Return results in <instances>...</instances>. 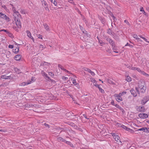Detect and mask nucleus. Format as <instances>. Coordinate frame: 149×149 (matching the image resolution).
Segmentation results:
<instances>
[{"instance_id":"f257e3e1","label":"nucleus","mask_w":149,"mask_h":149,"mask_svg":"<svg viewBox=\"0 0 149 149\" xmlns=\"http://www.w3.org/2000/svg\"><path fill=\"white\" fill-rule=\"evenodd\" d=\"M20 15L19 13L17 11L14 12L13 14V19L15 21V24L17 27L19 29L21 28V23L19 19V16Z\"/></svg>"},{"instance_id":"f03ea898","label":"nucleus","mask_w":149,"mask_h":149,"mask_svg":"<svg viewBox=\"0 0 149 149\" xmlns=\"http://www.w3.org/2000/svg\"><path fill=\"white\" fill-rule=\"evenodd\" d=\"M139 88L141 92L144 93L146 90V86L144 81L140 82L139 83Z\"/></svg>"},{"instance_id":"7ed1b4c3","label":"nucleus","mask_w":149,"mask_h":149,"mask_svg":"<svg viewBox=\"0 0 149 149\" xmlns=\"http://www.w3.org/2000/svg\"><path fill=\"white\" fill-rule=\"evenodd\" d=\"M36 80L35 77H32L30 80L28 81L27 82H24L21 83H20L19 85L21 86H25L33 82Z\"/></svg>"},{"instance_id":"20e7f679","label":"nucleus","mask_w":149,"mask_h":149,"mask_svg":"<svg viewBox=\"0 0 149 149\" xmlns=\"http://www.w3.org/2000/svg\"><path fill=\"white\" fill-rule=\"evenodd\" d=\"M114 96L116 100L118 102H120L123 100L122 97L119 94H115L114 95Z\"/></svg>"},{"instance_id":"39448f33","label":"nucleus","mask_w":149,"mask_h":149,"mask_svg":"<svg viewBox=\"0 0 149 149\" xmlns=\"http://www.w3.org/2000/svg\"><path fill=\"white\" fill-rule=\"evenodd\" d=\"M111 134L113 136V139L119 143H121L120 141V137L119 136L115 133H112Z\"/></svg>"},{"instance_id":"423d86ee","label":"nucleus","mask_w":149,"mask_h":149,"mask_svg":"<svg viewBox=\"0 0 149 149\" xmlns=\"http://www.w3.org/2000/svg\"><path fill=\"white\" fill-rule=\"evenodd\" d=\"M135 89L136 92V91H135L134 90H133V89H132L130 91L131 94L134 97H136V96L137 93H139V92L137 88L136 87Z\"/></svg>"},{"instance_id":"0eeeda50","label":"nucleus","mask_w":149,"mask_h":149,"mask_svg":"<svg viewBox=\"0 0 149 149\" xmlns=\"http://www.w3.org/2000/svg\"><path fill=\"white\" fill-rule=\"evenodd\" d=\"M69 81H71L72 82V84H74V85L77 84L76 79V77L74 76L70 77L69 79Z\"/></svg>"},{"instance_id":"6e6552de","label":"nucleus","mask_w":149,"mask_h":149,"mask_svg":"<svg viewBox=\"0 0 149 149\" xmlns=\"http://www.w3.org/2000/svg\"><path fill=\"white\" fill-rule=\"evenodd\" d=\"M42 5L43 6H45V8L46 10L49 11V10L48 8V6L47 3L44 0H40Z\"/></svg>"},{"instance_id":"1a4fd4ad","label":"nucleus","mask_w":149,"mask_h":149,"mask_svg":"<svg viewBox=\"0 0 149 149\" xmlns=\"http://www.w3.org/2000/svg\"><path fill=\"white\" fill-rule=\"evenodd\" d=\"M136 109L138 111L141 112H143L145 111V109L143 106H137L136 107Z\"/></svg>"},{"instance_id":"9d476101","label":"nucleus","mask_w":149,"mask_h":149,"mask_svg":"<svg viewBox=\"0 0 149 149\" xmlns=\"http://www.w3.org/2000/svg\"><path fill=\"white\" fill-rule=\"evenodd\" d=\"M138 116L140 118L142 119H145L147 118L148 117L147 114L144 113H140L139 114Z\"/></svg>"},{"instance_id":"9b49d317","label":"nucleus","mask_w":149,"mask_h":149,"mask_svg":"<svg viewBox=\"0 0 149 149\" xmlns=\"http://www.w3.org/2000/svg\"><path fill=\"white\" fill-rule=\"evenodd\" d=\"M17 46L16 47H15V48L13 49V52L15 54L18 53L19 51V47L18 45H20V44H17Z\"/></svg>"},{"instance_id":"f8f14e48","label":"nucleus","mask_w":149,"mask_h":149,"mask_svg":"<svg viewBox=\"0 0 149 149\" xmlns=\"http://www.w3.org/2000/svg\"><path fill=\"white\" fill-rule=\"evenodd\" d=\"M26 33L27 34V36L28 37H29V38H31L32 40H33V42H34V38L32 36L30 32L29 31H26Z\"/></svg>"},{"instance_id":"ddd939ff","label":"nucleus","mask_w":149,"mask_h":149,"mask_svg":"<svg viewBox=\"0 0 149 149\" xmlns=\"http://www.w3.org/2000/svg\"><path fill=\"white\" fill-rule=\"evenodd\" d=\"M125 77H126L125 80L129 82L132 81V79L131 77L129 76L127 73L125 74Z\"/></svg>"},{"instance_id":"4468645a","label":"nucleus","mask_w":149,"mask_h":149,"mask_svg":"<svg viewBox=\"0 0 149 149\" xmlns=\"http://www.w3.org/2000/svg\"><path fill=\"white\" fill-rule=\"evenodd\" d=\"M107 40L109 42L110 44L112 47H113L114 45V42L110 38H107Z\"/></svg>"},{"instance_id":"2eb2a0df","label":"nucleus","mask_w":149,"mask_h":149,"mask_svg":"<svg viewBox=\"0 0 149 149\" xmlns=\"http://www.w3.org/2000/svg\"><path fill=\"white\" fill-rule=\"evenodd\" d=\"M112 48L114 52L116 53H118L119 50L118 49V47L115 46V45L113 47H112Z\"/></svg>"},{"instance_id":"dca6fc26","label":"nucleus","mask_w":149,"mask_h":149,"mask_svg":"<svg viewBox=\"0 0 149 149\" xmlns=\"http://www.w3.org/2000/svg\"><path fill=\"white\" fill-rule=\"evenodd\" d=\"M22 56L20 55H17L14 57L15 59L17 61H19L20 60Z\"/></svg>"},{"instance_id":"f3484780","label":"nucleus","mask_w":149,"mask_h":149,"mask_svg":"<svg viewBox=\"0 0 149 149\" xmlns=\"http://www.w3.org/2000/svg\"><path fill=\"white\" fill-rule=\"evenodd\" d=\"M11 78V76H7L6 75H3L1 77V79H10Z\"/></svg>"},{"instance_id":"a211bd4d","label":"nucleus","mask_w":149,"mask_h":149,"mask_svg":"<svg viewBox=\"0 0 149 149\" xmlns=\"http://www.w3.org/2000/svg\"><path fill=\"white\" fill-rule=\"evenodd\" d=\"M41 74H42V75L45 78H47L48 79H49V77L47 76V74L43 71H42L41 72Z\"/></svg>"},{"instance_id":"6ab92c4d","label":"nucleus","mask_w":149,"mask_h":149,"mask_svg":"<svg viewBox=\"0 0 149 149\" xmlns=\"http://www.w3.org/2000/svg\"><path fill=\"white\" fill-rule=\"evenodd\" d=\"M43 26L45 29L47 31H49V27L48 25L46 24H43Z\"/></svg>"},{"instance_id":"aec40b11","label":"nucleus","mask_w":149,"mask_h":149,"mask_svg":"<svg viewBox=\"0 0 149 149\" xmlns=\"http://www.w3.org/2000/svg\"><path fill=\"white\" fill-rule=\"evenodd\" d=\"M3 19H5L6 22H9L10 21V18L6 15L5 16L4 18Z\"/></svg>"},{"instance_id":"412c9836","label":"nucleus","mask_w":149,"mask_h":149,"mask_svg":"<svg viewBox=\"0 0 149 149\" xmlns=\"http://www.w3.org/2000/svg\"><path fill=\"white\" fill-rule=\"evenodd\" d=\"M97 87L98 88L99 91L102 93H104V90L102 88L100 85H97Z\"/></svg>"},{"instance_id":"4be33fe9","label":"nucleus","mask_w":149,"mask_h":149,"mask_svg":"<svg viewBox=\"0 0 149 149\" xmlns=\"http://www.w3.org/2000/svg\"><path fill=\"white\" fill-rule=\"evenodd\" d=\"M6 15L5 14L2 13L0 12V18L3 19L4 18V17Z\"/></svg>"},{"instance_id":"5701e85b","label":"nucleus","mask_w":149,"mask_h":149,"mask_svg":"<svg viewBox=\"0 0 149 149\" xmlns=\"http://www.w3.org/2000/svg\"><path fill=\"white\" fill-rule=\"evenodd\" d=\"M107 81L109 84H114V83L109 79H107Z\"/></svg>"},{"instance_id":"b1692460","label":"nucleus","mask_w":149,"mask_h":149,"mask_svg":"<svg viewBox=\"0 0 149 149\" xmlns=\"http://www.w3.org/2000/svg\"><path fill=\"white\" fill-rule=\"evenodd\" d=\"M139 37L142 38L146 42L149 43V41H148L147 39L143 37L142 36H139Z\"/></svg>"},{"instance_id":"393cba45","label":"nucleus","mask_w":149,"mask_h":149,"mask_svg":"<svg viewBox=\"0 0 149 149\" xmlns=\"http://www.w3.org/2000/svg\"><path fill=\"white\" fill-rule=\"evenodd\" d=\"M140 11H141L142 12H143V13L145 15H146V13L145 12L144 9H143V7H141L140 8Z\"/></svg>"},{"instance_id":"a878e982","label":"nucleus","mask_w":149,"mask_h":149,"mask_svg":"<svg viewBox=\"0 0 149 149\" xmlns=\"http://www.w3.org/2000/svg\"><path fill=\"white\" fill-rule=\"evenodd\" d=\"M127 93V92L126 91H123L122 92L120 93H119V94L121 96H123L124 95L126 94Z\"/></svg>"},{"instance_id":"bb28decb","label":"nucleus","mask_w":149,"mask_h":149,"mask_svg":"<svg viewBox=\"0 0 149 149\" xmlns=\"http://www.w3.org/2000/svg\"><path fill=\"white\" fill-rule=\"evenodd\" d=\"M133 37L135 38V39L136 40H138V38H139L138 37V36L136 34H133L132 35Z\"/></svg>"},{"instance_id":"cd10ccee","label":"nucleus","mask_w":149,"mask_h":149,"mask_svg":"<svg viewBox=\"0 0 149 149\" xmlns=\"http://www.w3.org/2000/svg\"><path fill=\"white\" fill-rule=\"evenodd\" d=\"M58 67L61 69L62 70H65V71H66L67 72H68L67 70H66V69H65L61 65L59 64L58 65Z\"/></svg>"},{"instance_id":"c85d7f7f","label":"nucleus","mask_w":149,"mask_h":149,"mask_svg":"<svg viewBox=\"0 0 149 149\" xmlns=\"http://www.w3.org/2000/svg\"><path fill=\"white\" fill-rule=\"evenodd\" d=\"M50 1L53 3L55 6H56L57 5V3L55 1V0H50Z\"/></svg>"},{"instance_id":"c756f323","label":"nucleus","mask_w":149,"mask_h":149,"mask_svg":"<svg viewBox=\"0 0 149 149\" xmlns=\"http://www.w3.org/2000/svg\"><path fill=\"white\" fill-rule=\"evenodd\" d=\"M83 69L84 70H85L89 73H90V71L91 70L90 69H89L88 68H83Z\"/></svg>"},{"instance_id":"7c9ffc66","label":"nucleus","mask_w":149,"mask_h":149,"mask_svg":"<svg viewBox=\"0 0 149 149\" xmlns=\"http://www.w3.org/2000/svg\"><path fill=\"white\" fill-rule=\"evenodd\" d=\"M141 73L144 75H145L147 76H149V74H147L143 71H142V72H141Z\"/></svg>"},{"instance_id":"2f4dec72","label":"nucleus","mask_w":149,"mask_h":149,"mask_svg":"<svg viewBox=\"0 0 149 149\" xmlns=\"http://www.w3.org/2000/svg\"><path fill=\"white\" fill-rule=\"evenodd\" d=\"M66 143L68 144L69 145H70L72 147H73V145L69 141H66Z\"/></svg>"},{"instance_id":"473e14b6","label":"nucleus","mask_w":149,"mask_h":149,"mask_svg":"<svg viewBox=\"0 0 149 149\" xmlns=\"http://www.w3.org/2000/svg\"><path fill=\"white\" fill-rule=\"evenodd\" d=\"M128 46L130 47V48H133V46L132 45H131L130 44H129L128 43H127L125 45V46Z\"/></svg>"},{"instance_id":"72a5a7b5","label":"nucleus","mask_w":149,"mask_h":149,"mask_svg":"<svg viewBox=\"0 0 149 149\" xmlns=\"http://www.w3.org/2000/svg\"><path fill=\"white\" fill-rule=\"evenodd\" d=\"M114 106H115L117 108H119L120 109H123L122 108L119 106V105L117 104H115Z\"/></svg>"},{"instance_id":"f704fd0d","label":"nucleus","mask_w":149,"mask_h":149,"mask_svg":"<svg viewBox=\"0 0 149 149\" xmlns=\"http://www.w3.org/2000/svg\"><path fill=\"white\" fill-rule=\"evenodd\" d=\"M43 65H46L49 66L50 65V63L45 62L43 63Z\"/></svg>"},{"instance_id":"c9c22d12","label":"nucleus","mask_w":149,"mask_h":149,"mask_svg":"<svg viewBox=\"0 0 149 149\" xmlns=\"http://www.w3.org/2000/svg\"><path fill=\"white\" fill-rule=\"evenodd\" d=\"M146 128L142 127V128H140V129H139V130H140V131H144L146 130Z\"/></svg>"},{"instance_id":"e433bc0d","label":"nucleus","mask_w":149,"mask_h":149,"mask_svg":"<svg viewBox=\"0 0 149 149\" xmlns=\"http://www.w3.org/2000/svg\"><path fill=\"white\" fill-rule=\"evenodd\" d=\"M62 79L64 81H66L68 79V77L65 76H63L62 77Z\"/></svg>"},{"instance_id":"4c0bfd02","label":"nucleus","mask_w":149,"mask_h":149,"mask_svg":"<svg viewBox=\"0 0 149 149\" xmlns=\"http://www.w3.org/2000/svg\"><path fill=\"white\" fill-rule=\"evenodd\" d=\"M91 81L93 83H95L96 82V81L95 79H94L93 78H92L91 79Z\"/></svg>"},{"instance_id":"58836bf2","label":"nucleus","mask_w":149,"mask_h":149,"mask_svg":"<svg viewBox=\"0 0 149 149\" xmlns=\"http://www.w3.org/2000/svg\"><path fill=\"white\" fill-rule=\"evenodd\" d=\"M68 2L69 3L72 4H74V2L73 1V0H68Z\"/></svg>"},{"instance_id":"ea45409f","label":"nucleus","mask_w":149,"mask_h":149,"mask_svg":"<svg viewBox=\"0 0 149 149\" xmlns=\"http://www.w3.org/2000/svg\"><path fill=\"white\" fill-rule=\"evenodd\" d=\"M37 37L38 38L41 39H42V36L40 34L38 35Z\"/></svg>"},{"instance_id":"a19ab883","label":"nucleus","mask_w":149,"mask_h":149,"mask_svg":"<svg viewBox=\"0 0 149 149\" xmlns=\"http://www.w3.org/2000/svg\"><path fill=\"white\" fill-rule=\"evenodd\" d=\"M39 47L40 49H43L44 48V46L42 45H40Z\"/></svg>"},{"instance_id":"79ce46f5","label":"nucleus","mask_w":149,"mask_h":149,"mask_svg":"<svg viewBox=\"0 0 149 149\" xmlns=\"http://www.w3.org/2000/svg\"><path fill=\"white\" fill-rule=\"evenodd\" d=\"M136 70H137L139 73H141L142 71H141L140 69L138 68H137Z\"/></svg>"},{"instance_id":"37998d69","label":"nucleus","mask_w":149,"mask_h":149,"mask_svg":"<svg viewBox=\"0 0 149 149\" xmlns=\"http://www.w3.org/2000/svg\"><path fill=\"white\" fill-rule=\"evenodd\" d=\"M137 67H132L131 68V70H136Z\"/></svg>"},{"instance_id":"c03bdc74","label":"nucleus","mask_w":149,"mask_h":149,"mask_svg":"<svg viewBox=\"0 0 149 149\" xmlns=\"http://www.w3.org/2000/svg\"><path fill=\"white\" fill-rule=\"evenodd\" d=\"M51 76H53L54 75V74L52 72H49L48 73Z\"/></svg>"},{"instance_id":"a18cd8bd","label":"nucleus","mask_w":149,"mask_h":149,"mask_svg":"<svg viewBox=\"0 0 149 149\" xmlns=\"http://www.w3.org/2000/svg\"><path fill=\"white\" fill-rule=\"evenodd\" d=\"M129 132L131 133H134V131L133 130L131 129H130V130L129 131Z\"/></svg>"},{"instance_id":"49530a36","label":"nucleus","mask_w":149,"mask_h":149,"mask_svg":"<svg viewBox=\"0 0 149 149\" xmlns=\"http://www.w3.org/2000/svg\"><path fill=\"white\" fill-rule=\"evenodd\" d=\"M121 127L123 129H125V130L126 129V127L124 125H122L121 126Z\"/></svg>"},{"instance_id":"de8ad7c7","label":"nucleus","mask_w":149,"mask_h":149,"mask_svg":"<svg viewBox=\"0 0 149 149\" xmlns=\"http://www.w3.org/2000/svg\"><path fill=\"white\" fill-rule=\"evenodd\" d=\"M8 47L10 49H13V46L12 45H9Z\"/></svg>"},{"instance_id":"09e8293b","label":"nucleus","mask_w":149,"mask_h":149,"mask_svg":"<svg viewBox=\"0 0 149 149\" xmlns=\"http://www.w3.org/2000/svg\"><path fill=\"white\" fill-rule=\"evenodd\" d=\"M111 104L113 105V106H114L115 105V104H114V100H111Z\"/></svg>"},{"instance_id":"8fccbe9b","label":"nucleus","mask_w":149,"mask_h":149,"mask_svg":"<svg viewBox=\"0 0 149 149\" xmlns=\"http://www.w3.org/2000/svg\"><path fill=\"white\" fill-rule=\"evenodd\" d=\"M90 73L93 76H94L95 75V73L91 71V70L90 71Z\"/></svg>"},{"instance_id":"3c124183","label":"nucleus","mask_w":149,"mask_h":149,"mask_svg":"<svg viewBox=\"0 0 149 149\" xmlns=\"http://www.w3.org/2000/svg\"><path fill=\"white\" fill-rule=\"evenodd\" d=\"M2 7L3 8L6 10L7 9V8L6 7V6L5 5H2Z\"/></svg>"},{"instance_id":"603ef678","label":"nucleus","mask_w":149,"mask_h":149,"mask_svg":"<svg viewBox=\"0 0 149 149\" xmlns=\"http://www.w3.org/2000/svg\"><path fill=\"white\" fill-rule=\"evenodd\" d=\"M50 80L53 83V84H55V83H56V81H54V80H52V79H50Z\"/></svg>"},{"instance_id":"864d4df0","label":"nucleus","mask_w":149,"mask_h":149,"mask_svg":"<svg viewBox=\"0 0 149 149\" xmlns=\"http://www.w3.org/2000/svg\"><path fill=\"white\" fill-rule=\"evenodd\" d=\"M124 22H125V23L127 24L128 25L129 24V22H128V21L127 20H125L124 21Z\"/></svg>"},{"instance_id":"5fc2aeb1","label":"nucleus","mask_w":149,"mask_h":149,"mask_svg":"<svg viewBox=\"0 0 149 149\" xmlns=\"http://www.w3.org/2000/svg\"><path fill=\"white\" fill-rule=\"evenodd\" d=\"M93 85L96 87H97V85H98L96 83V82L95 83H93Z\"/></svg>"},{"instance_id":"6e6d98bb","label":"nucleus","mask_w":149,"mask_h":149,"mask_svg":"<svg viewBox=\"0 0 149 149\" xmlns=\"http://www.w3.org/2000/svg\"><path fill=\"white\" fill-rule=\"evenodd\" d=\"M138 39H139L138 40H137L138 42H142V40H141V39L140 38H139Z\"/></svg>"},{"instance_id":"4d7b16f0","label":"nucleus","mask_w":149,"mask_h":149,"mask_svg":"<svg viewBox=\"0 0 149 149\" xmlns=\"http://www.w3.org/2000/svg\"><path fill=\"white\" fill-rule=\"evenodd\" d=\"M130 128H129L127 127H126V129H125V130H127V131H129V130H130Z\"/></svg>"},{"instance_id":"13d9d810","label":"nucleus","mask_w":149,"mask_h":149,"mask_svg":"<svg viewBox=\"0 0 149 149\" xmlns=\"http://www.w3.org/2000/svg\"><path fill=\"white\" fill-rule=\"evenodd\" d=\"M0 132H5L3 130H0Z\"/></svg>"},{"instance_id":"bf43d9fd","label":"nucleus","mask_w":149,"mask_h":149,"mask_svg":"<svg viewBox=\"0 0 149 149\" xmlns=\"http://www.w3.org/2000/svg\"><path fill=\"white\" fill-rule=\"evenodd\" d=\"M14 70L15 71H16L17 70H18V69L16 68H14Z\"/></svg>"},{"instance_id":"052dcab7","label":"nucleus","mask_w":149,"mask_h":149,"mask_svg":"<svg viewBox=\"0 0 149 149\" xmlns=\"http://www.w3.org/2000/svg\"><path fill=\"white\" fill-rule=\"evenodd\" d=\"M45 125H46V126H47L48 127H49V125L48 124H46V123H45Z\"/></svg>"},{"instance_id":"680f3d73","label":"nucleus","mask_w":149,"mask_h":149,"mask_svg":"<svg viewBox=\"0 0 149 149\" xmlns=\"http://www.w3.org/2000/svg\"><path fill=\"white\" fill-rule=\"evenodd\" d=\"M61 139H62L61 138L59 137L58 138V140H61Z\"/></svg>"},{"instance_id":"e2e57ef3","label":"nucleus","mask_w":149,"mask_h":149,"mask_svg":"<svg viewBox=\"0 0 149 149\" xmlns=\"http://www.w3.org/2000/svg\"><path fill=\"white\" fill-rule=\"evenodd\" d=\"M146 102H145L144 103L143 102H142V101L141 103L142 104H144L146 103Z\"/></svg>"},{"instance_id":"0e129e2a","label":"nucleus","mask_w":149,"mask_h":149,"mask_svg":"<svg viewBox=\"0 0 149 149\" xmlns=\"http://www.w3.org/2000/svg\"><path fill=\"white\" fill-rule=\"evenodd\" d=\"M13 10L14 13V12L16 11L15 9H13Z\"/></svg>"},{"instance_id":"69168bd1","label":"nucleus","mask_w":149,"mask_h":149,"mask_svg":"<svg viewBox=\"0 0 149 149\" xmlns=\"http://www.w3.org/2000/svg\"><path fill=\"white\" fill-rule=\"evenodd\" d=\"M9 36L11 37L12 36V34L11 33H10L9 34Z\"/></svg>"},{"instance_id":"338daca9","label":"nucleus","mask_w":149,"mask_h":149,"mask_svg":"<svg viewBox=\"0 0 149 149\" xmlns=\"http://www.w3.org/2000/svg\"><path fill=\"white\" fill-rule=\"evenodd\" d=\"M1 31H4L5 32H6V30H1Z\"/></svg>"},{"instance_id":"774afa93","label":"nucleus","mask_w":149,"mask_h":149,"mask_svg":"<svg viewBox=\"0 0 149 149\" xmlns=\"http://www.w3.org/2000/svg\"><path fill=\"white\" fill-rule=\"evenodd\" d=\"M147 122L149 124V120L147 121Z\"/></svg>"}]
</instances>
